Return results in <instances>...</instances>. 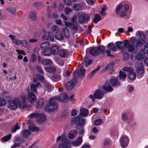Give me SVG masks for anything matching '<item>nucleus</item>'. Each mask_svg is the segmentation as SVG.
Instances as JSON below:
<instances>
[{
  "instance_id": "1",
  "label": "nucleus",
  "mask_w": 148,
  "mask_h": 148,
  "mask_svg": "<svg viewBox=\"0 0 148 148\" xmlns=\"http://www.w3.org/2000/svg\"><path fill=\"white\" fill-rule=\"evenodd\" d=\"M8 107L11 110L16 109L19 104V107L20 108L24 109L27 107L26 104V97L22 96L19 100L15 99L13 100L9 101Z\"/></svg>"
},
{
  "instance_id": "2",
  "label": "nucleus",
  "mask_w": 148,
  "mask_h": 148,
  "mask_svg": "<svg viewBox=\"0 0 148 148\" xmlns=\"http://www.w3.org/2000/svg\"><path fill=\"white\" fill-rule=\"evenodd\" d=\"M54 97L51 99L49 101V105L46 108V110L49 111L54 110L58 108V105Z\"/></svg>"
},
{
  "instance_id": "3",
  "label": "nucleus",
  "mask_w": 148,
  "mask_h": 148,
  "mask_svg": "<svg viewBox=\"0 0 148 148\" xmlns=\"http://www.w3.org/2000/svg\"><path fill=\"white\" fill-rule=\"evenodd\" d=\"M124 71H127L128 78L131 80H134L136 78V74L133 71L132 69L130 67H125L123 69Z\"/></svg>"
},
{
  "instance_id": "4",
  "label": "nucleus",
  "mask_w": 148,
  "mask_h": 148,
  "mask_svg": "<svg viewBox=\"0 0 148 148\" xmlns=\"http://www.w3.org/2000/svg\"><path fill=\"white\" fill-rule=\"evenodd\" d=\"M124 45L127 49V51L129 52H133L135 50V46L134 44H131L128 40H124Z\"/></svg>"
},
{
  "instance_id": "5",
  "label": "nucleus",
  "mask_w": 148,
  "mask_h": 148,
  "mask_svg": "<svg viewBox=\"0 0 148 148\" xmlns=\"http://www.w3.org/2000/svg\"><path fill=\"white\" fill-rule=\"evenodd\" d=\"M85 71L83 67H81L79 70H77L73 72V75L74 78H76L78 76L79 77H82L85 75Z\"/></svg>"
},
{
  "instance_id": "6",
  "label": "nucleus",
  "mask_w": 148,
  "mask_h": 148,
  "mask_svg": "<svg viewBox=\"0 0 148 148\" xmlns=\"http://www.w3.org/2000/svg\"><path fill=\"white\" fill-rule=\"evenodd\" d=\"M129 139L126 136H121L120 138L121 146L123 148L127 147L128 144Z\"/></svg>"
},
{
  "instance_id": "7",
  "label": "nucleus",
  "mask_w": 148,
  "mask_h": 148,
  "mask_svg": "<svg viewBox=\"0 0 148 148\" xmlns=\"http://www.w3.org/2000/svg\"><path fill=\"white\" fill-rule=\"evenodd\" d=\"M56 100L59 101L61 102H66L68 100V97L66 93H63L61 94L59 96L55 97Z\"/></svg>"
},
{
  "instance_id": "8",
  "label": "nucleus",
  "mask_w": 148,
  "mask_h": 148,
  "mask_svg": "<svg viewBox=\"0 0 148 148\" xmlns=\"http://www.w3.org/2000/svg\"><path fill=\"white\" fill-rule=\"evenodd\" d=\"M77 79L76 78L73 79L71 81L67 83L66 86V88L67 90H71L77 84Z\"/></svg>"
},
{
  "instance_id": "9",
  "label": "nucleus",
  "mask_w": 148,
  "mask_h": 148,
  "mask_svg": "<svg viewBox=\"0 0 148 148\" xmlns=\"http://www.w3.org/2000/svg\"><path fill=\"white\" fill-rule=\"evenodd\" d=\"M89 15L86 14L81 15L79 17V21L80 23H82L87 22L90 19Z\"/></svg>"
},
{
  "instance_id": "10",
  "label": "nucleus",
  "mask_w": 148,
  "mask_h": 148,
  "mask_svg": "<svg viewBox=\"0 0 148 148\" xmlns=\"http://www.w3.org/2000/svg\"><path fill=\"white\" fill-rule=\"evenodd\" d=\"M139 75H142L144 73L143 65L142 63L140 62L136 64V66Z\"/></svg>"
},
{
  "instance_id": "11",
  "label": "nucleus",
  "mask_w": 148,
  "mask_h": 148,
  "mask_svg": "<svg viewBox=\"0 0 148 148\" xmlns=\"http://www.w3.org/2000/svg\"><path fill=\"white\" fill-rule=\"evenodd\" d=\"M136 35L140 39L144 40L145 41L147 40V37L144 33L141 31H137L136 33Z\"/></svg>"
},
{
  "instance_id": "12",
  "label": "nucleus",
  "mask_w": 148,
  "mask_h": 148,
  "mask_svg": "<svg viewBox=\"0 0 148 148\" xmlns=\"http://www.w3.org/2000/svg\"><path fill=\"white\" fill-rule=\"evenodd\" d=\"M27 99L29 102L31 103L35 102L36 97L35 95L32 93H29L27 95Z\"/></svg>"
},
{
  "instance_id": "13",
  "label": "nucleus",
  "mask_w": 148,
  "mask_h": 148,
  "mask_svg": "<svg viewBox=\"0 0 148 148\" xmlns=\"http://www.w3.org/2000/svg\"><path fill=\"white\" fill-rule=\"evenodd\" d=\"M110 82L113 86H118L121 85L120 82L115 77L111 78Z\"/></svg>"
},
{
  "instance_id": "14",
  "label": "nucleus",
  "mask_w": 148,
  "mask_h": 148,
  "mask_svg": "<svg viewBox=\"0 0 148 148\" xmlns=\"http://www.w3.org/2000/svg\"><path fill=\"white\" fill-rule=\"evenodd\" d=\"M104 95V94L99 89L97 90L94 94V97L97 99H100L102 98Z\"/></svg>"
},
{
  "instance_id": "15",
  "label": "nucleus",
  "mask_w": 148,
  "mask_h": 148,
  "mask_svg": "<svg viewBox=\"0 0 148 148\" xmlns=\"http://www.w3.org/2000/svg\"><path fill=\"white\" fill-rule=\"evenodd\" d=\"M82 141L83 140L82 137L79 136L75 141L72 142L71 144L74 146L78 147L81 145Z\"/></svg>"
},
{
  "instance_id": "16",
  "label": "nucleus",
  "mask_w": 148,
  "mask_h": 148,
  "mask_svg": "<svg viewBox=\"0 0 148 148\" xmlns=\"http://www.w3.org/2000/svg\"><path fill=\"white\" fill-rule=\"evenodd\" d=\"M38 87H42L40 82H37L36 84H32L31 86L30 90L32 92L36 93L37 92L36 89Z\"/></svg>"
},
{
  "instance_id": "17",
  "label": "nucleus",
  "mask_w": 148,
  "mask_h": 148,
  "mask_svg": "<svg viewBox=\"0 0 148 148\" xmlns=\"http://www.w3.org/2000/svg\"><path fill=\"white\" fill-rule=\"evenodd\" d=\"M67 51V50L62 49L59 51L58 55L62 58H64L68 56Z\"/></svg>"
},
{
  "instance_id": "18",
  "label": "nucleus",
  "mask_w": 148,
  "mask_h": 148,
  "mask_svg": "<svg viewBox=\"0 0 148 148\" xmlns=\"http://www.w3.org/2000/svg\"><path fill=\"white\" fill-rule=\"evenodd\" d=\"M103 89L105 91L111 92L113 90L110 84L108 82H106L103 86Z\"/></svg>"
},
{
  "instance_id": "19",
  "label": "nucleus",
  "mask_w": 148,
  "mask_h": 148,
  "mask_svg": "<svg viewBox=\"0 0 148 148\" xmlns=\"http://www.w3.org/2000/svg\"><path fill=\"white\" fill-rule=\"evenodd\" d=\"M51 52L53 55L56 54L59 51V47L56 45H53L51 47H50Z\"/></svg>"
},
{
  "instance_id": "20",
  "label": "nucleus",
  "mask_w": 148,
  "mask_h": 148,
  "mask_svg": "<svg viewBox=\"0 0 148 148\" xmlns=\"http://www.w3.org/2000/svg\"><path fill=\"white\" fill-rule=\"evenodd\" d=\"M90 54L93 56H96L99 55V52L97 51V48L95 47H92L89 51Z\"/></svg>"
},
{
  "instance_id": "21",
  "label": "nucleus",
  "mask_w": 148,
  "mask_h": 148,
  "mask_svg": "<svg viewBox=\"0 0 148 148\" xmlns=\"http://www.w3.org/2000/svg\"><path fill=\"white\" fill-rule=\"evenodd\" d=\"M55 37L56 38L60 40H63L64 38L62 33L61 31H57Z\"/></svg>"
},
{
  "instance_id": "22",
  "label": "nucleus",
  "mask_w": 148,
  "mask_h": 148,
  "mask_svg": "<svg viewBox=\"0 0 148 148\" xmlns=\"http://www.w3.org/2000/svg\"><path fill=\"white\" fill-rule=\"evenodd\" d=\"M44 105V101L42 99H40L36 103V107L38 109L42 108Z\"/></svg>"
},
{
  "instance_id": "23",
  "label": "nucleus",
  "mask_w": 148,
  "mask_h": 148,
  "mask_svg": "<svg viewBox=\"0 0 148 148\" xmlns=\"http://www.w3.org/2000/svg\"><path fill=\"white\" fill-rule=\"evenodd\" d=\"M146 42V41L144 40H140L138 39L136 42L135 44V47L137 48L141 46Z\"/></svg>"
},
{
  "instance_id": "24",
  "label": "nucleus",
  "mask_w": 148,
  "mask_h": 148,
  "mask_svg": "<svg viewBox=\"0 0 148 148\" xmlns=\"http://www.w3.org/2000/svg\"><path fill=\"white\" fill-rule=\"evenodd\" d=\"M45 120V116L44 115L39 113L38 117L37 119V122L39 123H41L44 122Z\"/></svg>"
},
{
  "instance_id": "25",
  "label": "nucleus",
  "mask_w": 148,
  "mask_h": 148,
  "mask_svg": "<svg viewBox=\"0 0 148 148\" xmlns=\"http://www.w3.org/2000/svg\"><path fill=\"white\" fill-rule=\"evenodd\" d=\"M143 51H141L136 55V57L138 61H140L145 57L143 54Z\"/></svg>"
},
{
  "instance_id": "26",
  "label": "nucleus",
  "mask_w": 148,
  "mask_h": 148,
  "mask_svg": "<svg viewBox=\"0 0 148 148\" xmlns=\"http://www.w3.org/2000/svg\"><path fill=\"white\" fill-rule=\"evenodd\" d=\"M80 112L81 115L83 117H85L88 115L89 112L87 109L83 108L80 110Z\"/></svg>"
},
{
  "instance_id": "27",
  "label": "nucleus",
  "mask_w": 148,
  "mask_h": 148,
  "mask_svg": "<svg viewBox=\"0 0 148 148\" xmlns=\"http://www.w3.org/2000/svg\"><path fill=\"white\" fill-rule=\"evenodd\" d=\"M80 117L79 116H77L73 118L71 120V123H72L75 124L77 125H78V123H81L80 122H79Z\"/></svg>"
},
{
  "instance_id": "28",
  "label": "nucleus",
  "mask_w": 148,
  "mask_h": 148,
  "mask_svg": "<svg viewBox=\"0 0 148 148\" xmlns=\"http://www.w3.org/2000/svg\"><path fill=\"white\" fill-rule=\"evenodd\" d=\"M41 62L42 64H45L46 65H51L52 63V62L50 60L42 59L41 61Z\"/></svg>"
},
{
  "instance_id": "29",
  "label": "nucleus",
  "mask_w": 148,
  "mask_h": 148,
  "mask_svg": "<svg viewBox=\"0 0 148 148\" xmlns=\"http://www.w3.org/2000/svg\"><path fill=\"white\" fill-rule=\"evenodd\" d=\"M62 31L64 36L67 38H69L70 36L69 29L66 27H64L62 29Z\"/></svg>"
},
{
  "instance_id": "30",
  "label": "nucleus",
  "mask_w": 148,
  "mask_h": 148,
  "mask_svg": "<svg viewBox=\"0 0 148 148\" xmlns=\"http://www.w3.org/2000/svg\"><path fill=\"white\" fill-rule=\"evenodd\" d=\"M20 44L27 49H28L29 48V46L28 43L25 40H21Z\"/></svg>"
},
{
  "instance_id": "31",
  "label": "nucleus",
  "mask_w": 148,
  "mask_h": 148,
  "mask_svg": "<svg viewBox=\"0 0 148 148\" xmlns=\"http://www.w3.org/2000/svg\"><path fill=\"white\" fill-rule=\"evenodd\" d=\"M42 54L45 56H49L51 54L50 47L47 49H44L42 52Z\"/></svg>"
},
{
  "instance_id": "32",
  "label": "nucleus",
  "mask_w": 148,
  "mask_h": 148,
  "mask_svg": "<svg viewBox=\"0 0 148 148\" xmlns=\"http://www.w3.org/2000/svg\"><path fill=\"white\" fill-rule=\"evenodd\" d=\"M97 51L99 52V55L100 53L104 54L105 52V48L104 46L101 45L97 47Z\"/></svg>"
},
{
  "instance_id": "33",
  "label": "nucleus",
  "mask_w": 148,
  "mask_h": 148,
  "mask_svg": "<svg viewBox=\"0 0 148 148\" xmlns=\"http://www.w3.org/2000/svg\"><path fill=\"white\" fill-rule=\"evenodd\" d=\"M36 14L35 11L31 12L29 14V18L33 20H36Z\"/></svg>"
},
{
  "instance_id": "34",
  "label": "nucleus",
  "mask_w": 148,
  "mask_h": 148,
  "mask_svg": "<svg viewBox=\"0 0 148 148\" xmlns=\"http://www.w3.org/2000/svg\"><path fill=\"white\" fill-rule=\"evenodd\" d=\"M108 48L111 50L116 51L117 48L114 45L112 42H110L108 44Z\"/></svg>"
},
{
  "instance_id": "35",
  "label": "nucleus",
  "mask_w": 148,
  "mask_h": 148,
  "mask_svg": "<svg viewBox=\"0 0 148 148\" xmlns=\"http://www.w3.org/2000/svg\"><path fill=\"white\" fill-rule=\"evenodd\" d=\"M44 84L46 88L48 91H49L53 87L51 86L49 82L47 81L44 82Z\"/></svg>"
},
{
  "instance_id": "36",
  "label": "nucleus",
  "mask_w": 148,
  "mask_h": 148,
  "mask_svg": "<svg viewBox=\"0 0 148 148\" xmlns=\"http://www.w3.org/2000/svg\"><path fill=\"white\" fill-rule=\"evenodd\" d=\"M34 6L38 9H40L44 6L43 3L41 2H37L35 3Z\"/></svg>"
},
{
  "instance_id": "37",
  "label": "nucleus",
  "mask_w": 148,
  "mask_h": 148,
  "mask_svg": "<svg viewBox=\"0 0 148 148\" xmlns=\"http://www.w3.org/2000/svg\"><path fill=\"white\" fill-rule=\"evenodd\" d=\"M126 74L125 73L123 72L122 71H119V77L120 79L123 80L126 78Z\"/></svg>"
},
{
  "instance_id": "38",
  "label": "nucleus",
  "mask_w": 148,
  "mask_h": 148,
  "mask_svg": "<svg viewBox=\"0 0 148 148\" xmlns=\"http://www.w3.org/2000/svg\"><path fill=\"white\" fill-rule=\"evenodd\" d=\"M46 71L49 72H53L55 71L56 70V68L55 67L49 66V67H46L45 69Z\"/></svg>"
},
{
  "instance_id": "39",
  "label": "nucleus",
  "mask_w": 148,
  "mask_h": 148,
  "mask_svg": "<svg viewBox=\"0 0 148 148\" xmlns=\"http://www.w3.org/2000/svg\"><path fill=\"white\" fill-rule=\"evenodd\" d=\"M122 42L121 41H118L116 42L115 43V45L116 47L120 49L121 50L123 48V47L122 46Z\"/></svg>"
},
{
  "instance_id": "40",
  "label": "nucleus",
  "mask_w": 148,
  "mask_h": 148,
  "mask_svg": "<svg viewBox=\"0 0 148 148\" xmlns=\"http://www.w3.org/2000/svg\"><path fill=\"white\" fill-rule=\"evenodd\" d=\"M73 8L74 10L76 11H79L82 9V7L79 4H77V3H75L73 6Z\"/></svg>"
},
{
  "instance_id": "41",
  "label": "nucleus",
  "mask_w": 148,
  "mask_h": 148,
  "mask_svg": "<svg viewBox=\"0 0 148 148\" xmlns=\"http://www.w3.org/2000/svg\"><path fill=\"white\" fill-rule=\"evenodd\" d=\"M101 18L99 15L98 14H97L95 15L93 21L94 23H97L101 19Z\"/></svg>"
},
{
  "instance_id": "42",
  "label": "nucleus",
  "mask_w": 148,
  "mask_h": 148,
  "mask_svg": "<svg viewBox=\"0 0 148 148\" xmlns=\"http://www.w3.org/2000/svg\"><path fill=\"white\" fill-rule=\"evenodd\" d=\"M7 10L12 14L15 15L16 14V10L14 8H8L7 9Z\"/></svg>"
},
{
  "instance_id": "43",
  "label": "nucleus",
  "mask_w": 148,
  "mask_h": 148,
  "mask_svg": "<svg viewBox=\"0 0 148 148\" xmlns=\"http://www.w3.org/2000/svg\"><path fill=\"white\" fill-rule=\"evenodd\" d=\"M11 136V134H10L8 135L5 136L1 138L2 141L5 142L9 140Z\"/></svg>"
},
{
  "instance_id": "44",
  "label": "nucleus",
  "mask_w": 148,
  "mask_h": 148,
  "mask_svg": "<svg viewBox=\"0 0 148 148\" xmlns=\"http://www.w3.org/2000/svg\"><path fill=\"white\" fill-rule=\"evenodd\" d=\"M30 131L32 132H38L39 130V128L35 126H31L29 127Z\"/></svg>"
},
{
  "instance_id": "45",
  "label": "nucleus",
  "mask_w": 148,
  "mask_h": 148,
  "mask_svg": "<svg viewBox=\"0 0 148 148\" xmlns=\"http://www.w3.org/2000/svg\"><path fill=\"white\" fill-rule=\"evenodd\" d=\"M49 42H45L42 43L40 45V47L42 49H45V47H47L49 45Z\"/></svg>"
},
{
  "instance_id": "46",
  "label": "nucleus",
  "mask_w": 148,
  "mask_h": 148,
  "mask_svg": "<svg viewBox=\"0 0 148 148\" xmlns=\"http://www.w3.org/2000/svg\"><path fill=\"white\" fill-rule=\"evenodd\" d=\"M22 132L23 136L25 138H27L30 134V133L27 130H24Z\"/></svg>"
},
{
  "instance_id": "47",
  "label": "nucleus",
  "mask_w": 148,
  "mask_h": 148,
  "mask_svg": "<svg viewBox=\"0 0 148 148\" xmlns=\"http://www.w3.org/2000/svg\"><path fill=\"white\" fill-rule=\"evenodd\" d=\"M6 101L3 98H0V106L2 107L5 105Z\"/></svg>"
},
{
  "instance_id": "48",
  "label": "nucleus",
  "mask_w": 148,
  "mask_h": 148,
  "mask_svg": "<svg viewBox=\"0 0 148 148\" xmlns=\"http://www.w3.org/2000/svg\"><path fill=\"white\" fill-rule=\"evenodd\" d=\"M64 23L65 25L67 27H68L70 28L72 27L73 25V24L71 22H67V21H64Z\"/></svg>"
},
{
  "instance_id": "49",
  "label": "nucleus",
  "mask_w": 148,
  "mask_h": 148,
  "mask_svg": "<svg viewBox=\"0 0 148 148\" xmlns=\"http://www.w3.org/2000/svg\"><path fill=\"white\" fill-rule=\"evenodd\" d=\"M64 23L65 25L67 27H68L70 28L72 27L73 25V24L71 22H67V21H64Z\"/></svg>"
},
{
  "instance_id": "50",
  "label": "nucleus",
  "mask_w": 148,
  "mask_h": 148,
  "mask_svg": "<svg viewBox=\"0 0 148 148\" xmlns=\"http://www.w3.org/2000/svg\"><path fill=\"white\" fill-rule=\"evenodd\" d=\"M39 114L38 113H33L30 115L29 116L30 118H34L37 119L38 117Z\"/></svg>"
},
{
  "instance_id": "51",
  "label": "nucleus",
  "mask_w": 148,
  "mask_h": 148,
  "mask_svg": "<svg viewBox=\"0 0 148 148\" xmlns=\"http://www.w3.org/2000/svg\"><path fill=\"white\" fill-rule=\"evenodd\" d=\"M123 5L122 4H119L117 8L116 11L117 14L120 13V11L122 9Z\"/></svg>"
},
{
  "instance_id": "52",
  "label": "nucleus",
  "mask_w": 148,
  "mask_h": 148,
  "mask_svg": "<svg viewBox=\"0 0 148 148\" xmlns=\"http://www.w3.org/2000/svg\"><path fill=\"white\" fill-rule=\"evenodd\" d=\"M37 70L39 71V73L42 74L44 73L43 71L41 68V66L40 65H37L36 66Z\"/></svg>"
},
{
  "instance_id": "53",
  "label": "nucleus",
  "mask_w": 148,
  "mask_h": 148,
  "mask_svg": "<svg viewBox=\"0 0 148 148\" xmlns=\"http://www.w3.org/2000/svg\"><path fill=\"white\" fill-rule=\"evenodd\" d=\"M112 67V64L111 63H109L105 66L103 69V70L105 71H106Z\"/></svg>"
},
{
  "instance_id": "54",
  "label": "nucleus",
  "mask_w": 148,
  "mask_h": 148,
  "mask_svg": "<svg viewBox=\"0 0 148 148\" xmlns=\"http://www.w3.org/2000/svg\"><path fill=\"white\" fill-rule=\"evenodd\" d=\"M36 56L35 54H33L32 55L30 61L31 62H34L36 61Z\"/></svg>"
},
{
  "instance_id": "55",
  "label": "nucleus",
  "mask_w": 148,
  "mask_h": 148,
  "mask_svg": "<svg viewBox=\"0 0 148 148\" xmlns=\"http://www.w3.org/2000/svg\"><path fill=\"white\" fill-rule=\"evenodd\" d=\"M85 119L80 117L79 122H80L81 123H78V125H83L85 124Z\"/></svg>"
},
{
  "instance_id": "56",
  "label": "nucleus",
  "mask_w": 148,
  "mask_h": 148,
  "mask_svg": "<svg viewBox=\"0 0 148 148\" xmlns=\"http://www.w3.org/2000/svg\"><path fill=\"white\" fill-rule=\"evenodd\" d=\"M102 121L101 119H98L94 122V123L95 125H100Z\"/></svg>"
},
{
  "instance_id": "57",
  "label": "nucleus",
  "mask_w": 148,
  "mask_h": 148,
  "mask_svg": "<svg viewBox=\"0 0 148 148\" xmlns=\"http://www.w3.org/2000/svg\"><path fill=\"white\" fill-rule=\"evenodd\" d=\"M20 128V127L18 126L17 124L16 125L12 128V131L15 132L17 130L19 129Z\"/></svg>"
},
{
  "instance_id": "58",
  "label": "nucleus",
  "mask_w": 148,
  "mask_h": 148,
  "mask_svg": "<svg viewBox=\"0 0 148 148\" xmlns=\"http://www.w3.org/2000/svg\"><path fill=\"white\" fill-rule=\"evenodd\" d=\"M36 77L40 81H43L44 80V77L42 75H40L39 74H37L36 75Z\"/></svg>"
},
{
  "instance_id": "59",
  "label": "nucleus",
  "mask_w": 148,
  "mask_h": 148,
  "mask_svg": "<svg viewBox=\"0 0 148 148\" xmlns=\"http://www.w3.org/2000/svg\"><path fill=\"white\" fill-rule=\"evenodd\" d=\"M78 25L77 24H73L72 26V28H73V30L75 31H77L78 28Z\"/></svg>"
},
{
  "instance_id": "60",
  "label": "nucleus",
  "mask_w": 148,
  "mask_h": 148,
  "mask_svg": "<svg viewBox=\"0 0 148 148\" xmlns=\"http://www.w3.org/2000/svg\"><path fill=\"white\" fill-rule=\"evenodd\" d=\"M126 12L125 11V10H124V11H121V12H120V13L118 14L120 16L123 17L126 15Z\"/></svg>"
},
{
  "instance_id": "61",
  "label": "nucleus",
  "mask_w": 148,
  "mask_h": 148,
  "mask_svg": "<svg viewBox=\"0 0 148 148\" xmlns=\"http://www.w3.org/2000/svg\"><path fill=\"white\" fill-rule=\"evenodd\" d=\"M110 144V141L108 140L107 139H106L104 142V143L103 144V146L106 148L107 147L109 144Z\"/></svg>"
},
{
  "instance_id": "62",
  "label": "nucleus",
  "mask_w": 148,
  "mask_h": 148,
  "mask_svg": "<svg viewBox=\"0 0 148 148\" xmlns=\"http://www.w3.org/2000/svg\"><path fill=\"white\" fill-rule=\"evenodd\" d=\"M87 3L89 5H92L95 2V0H86Z\"/></svg>"
},
{
  "instance_id": "63",
  "label": "nucleus",
  "mask_w": 148,
  "mask_h": 148,
  "mask_svg": "<svg viewBox=\"0 0 148 148\" xmlns=\"http://www.w3.org/2000/svg\"><path fill=\"white\" fill-rule=\"evenodd\" d=\"M127 119V114L125 113H123L122 114V119L124 121H126Z\"/></svg>"
},
{
  "instance_id": "64",
  "label": "nucleus",
  "mask_w": 148,
  "mask_h": 148,
  "mask_svg": "<svg viewBox=\"0 0 148 148\" xmlns=\"http://www.w3.org/2000/svg\"><path fill=\"white\" fill-rule=\"evenodd\" d=\"M143 51L144 54H146L148 52V44H147L145 45Z\"/></svg>"
}]
</instances>
